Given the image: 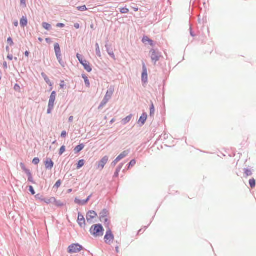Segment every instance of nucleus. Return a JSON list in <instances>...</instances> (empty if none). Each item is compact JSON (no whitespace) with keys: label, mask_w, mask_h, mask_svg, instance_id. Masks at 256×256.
<instances>
[{"label":"nucleus","mask_w":256,"mask_h":256,"mask_svg":"<svg viewBox=\"0 0 256 256\" xmlns=\"http://www.w3.org/2000/svg\"><path fill=\"white\" fill-rule=\"evenodd\" d=\"M114 240V236L111 230L108 228L104 237V240L106 244H110Z\"/></svg>","instance_id":"obj_6"},{"label":"nucleus","mask_w":256,"mask_h":256,"mask_svg":"<svg viewBox=\"0 0 256 256\" xmlns=\"http://www.w3.org/2000/svg\"><path fill=\"white\" fill-rule=\"evenodd\" d=\"M114 92V87L110 86L108 88V90H107L106 93L104 98H106V100H109L111 98Z\"/></svg>","instance_id":"obj_14"},{"label":"nucleus","mask_w":256,"mask_h":256,"mask_svg":"<svg viewBox=\"0 0 256 256\" xmlns=\"http://www.w3.org/2000/svg\"><path fill=\"white\" fill-rule=\"evenodd\" d=\"M85 161L84 160H80L78 161V163L76 164V168L80 169L81 168L84 164Z\"/></svg>","instance_id":"obj_28"},{"label":"nucleus","mask_w":256,"mask_h":256,"mask_svg":"<svg viewBox=\"0 0 256 256\" xmlns=\"http://www.w3.org/2000/svg\"><path fill=\"white\" fill-rule=\"evenodd\" d=\"M20 167H21L22 169V170L24 172H25V173L26 174H27L28 172H30L29 170H28V168H26V166H25L24 164L21 162L20 164Z\"/></svg>","instance_id":"obj_34"},{"label":"nucleus","mask_w":256,"mask_h":256,"mask_svg":"<svg viewBox=\"0 0 256 256\" xmlns=\"http://www.w3.org/2000/svg\"><path fill=\"white\" fill-rule=\"evenodd\" d=\"M28 190L32 195H34L36 194L34 188L32 186H28Z\"/></svg>","instance_id":"obj_44"},{"label":"nucleus","mask_w":256,"mask_h":256,"mask_svg":"<svg viewBox=\"0 0 256 256\" xmlns=\"http://www.w3.org/2000/svg\"><path fill=\"white\" fill-rule=\"evenodd\" d=\"M142 81L144 83L148 82L147 68L144 62L142 63Z\"/></svg>","instance_id":"obj_7"},{"label":"nucleus","mask_w":256,"mask_h":256,"mask_svg":"<svg viewBox=\"0 0 256 256\" xmlns=\"http://www.w3.org/2000/svg\"><path fill=\"white\" fill-rule=\"evenodd\" d=\"M41 75H42V77L44 78V79L45 80V82H46V83L47 84H48V85L52 86V84L50 80V79L48 78V76H47V75L44 72H42L41 74Z\"/></svg>","instance_id":"obj_25"},{"label":"nucleus","mask_w":256,"mask_h":256,"mask_svg":"<svg viewBox=\"0 0 256 256\" xmlns=\"http://www.w3.org/2000/svg\"><path fill=\"white\" fill-rule=\"evenodd\" d=\"M54 49L56 56H58L62 54L60 46L58 43L54 44Z\"/></svg>","instance_id":"obj_20"},{"label":"nucleus","mask_w":256,"mask_h":256,"mask_svg":"<svg viewBox=\"0 0 256 256\" xmlns=\"http://www.w3.org/2000/svg\"><path fill=\"white\" fill-rule=\"evenodd\" d=\"M38 40L40 42H42L43 40L42 38H38Z\"/></svg>","instance_id":"obj_64"},{"label":"nucleus","mask_w":256,"mask_h":256,"mask_svg":"<svg viewBox=\"0 0 256 256\" xmlns=\"http://www.w3.org/2000/svg\"><path fill=\"white\" fill-rule=\"evenodd\" d=\"M108 102V100H106V98H104L102 100L98 108L100 109L102 108L104 106H105Z\"/></svg>","instance_id":"obj_33"},{"label":"nucleus","mask_w":256,"mask_h":256,"mask_svg":"<svg viewBox=\"0 0 256 256\" xmlns=\"http://www.w3.org/2000/svg\"><path fill=\"white\" fill-rule=\"evenodd\" d=\"M44 165L46 169L50 170L54 167V162L50 158H46L44 161Z\"/></svg>","instance_id":"obj_10"},{"label":"nucleus","mask_w":256,"mask_h":256,"mask_svg":"<svg viewBox=\"0 0 256 256\" xmlns=\"http://www.w3.org/2000/svg\"><path fill=\"white\" fill-rule=\"evenodd\" d=\"M132 114H130L129 116H127L126 118H123L122 120V124L125 125L126 124H128V122H130L132 118Z\"/></svg>","instance_id":"obj_24"},{"label":"nucleus","mask_w":256,"mask_h":256,"mask_svg":"<svg viewBox=\"0 0 256 256\" xmlns=\"http://www.w3.org/2000/svg\"><path fill=\"white\" fill-rule=\"evenodd\" d=\"M32 164L36 165L40 162V159L38 158H34L32 162Z\"/></svg>","instance_id":"obj_46"},{"label":"nucleus","mask_w":256,"mask_h":256,"mask_svg":"<svg viewBox=\"0 0 256 256\" xmlns=\"http://www.w3.org/2000/svg\"><path fill=\"white\" fill-rule=\"evenodd\" d=\"M61 184H62V182H61V180H58L56 183L54 185V188H58L61 185Z\"/></svg>","instance_id":"obj_45"},{"label":"nucleus","mask_w":256,"mask_h":256,"mask_svg":"<svg viewBox=\"0 0 256 256\" xmlns=\"http://www.w3.org/2000/svg\"><path fill=\"white\" fill-rule=\"evenodd\" d=\"M73 120H74V116H70L69 117V118H68V122H72L73 121Z\"/></svg>","instance_id":"obj_57"},{"label":"nucleus","mask_w":256,"mask_h":256,"mask_svg":"<svg viewBox=\"0 0 256 256\" xmlns=\"http://www.w3.org/2000/svg\"><path fill=\"white\" fill-rule=\"evenodd\" d=\"M78 224L80 228H84L86 225V220L84 216L82 214L78 212Z\"/></svg>","instance_id":"obj_9"},{"label":"nucleus","mask_w":256,"mask_h":256,"mask_svg":"<svg viewBox=\"0 0 256 256\" xmlns=\"http://www.w3.org/2000/svg\"><path fill=\"white\" fill-rule=\"evenodd\" d=\"M142 42L143 43H146V42H148L149 44L153 46H154V41L152 40H150L149 38H148L147 36H144L142 39Z\"/></svg>","instance_id":"obj_22"},{"label":"nucleus","mask_w":256,"mask_h":256,"mask_svg":"<svg viewBox=\"0 0 256 256\" xmlns=\"http://www.w3.org/2000/svg\"><path fill=\"white\" fill-rule=\"evenodd\" d=\"M97 214L94 210H89L86 216V218L88 222L91 221V220L96 216H97Z\"/></svg>","instance_id":"obj_13"},{"label":"nucleus","mask_w":256,"mask_h":256,"mask_svg":"<svg viewBox=\"0 0 256 256\" xmlns=\"http://www.w3.org/2000/svg\"><path fill=\"white\" fill-rule=\"evenodd\" d=\"M56 93L55 91H52L50 97L48 104L54 105L56 100Z\"/></svg>","instance_id":"obj_15"},{"label":"nucleus","mask_w":256,"mask_h":256,"mask_svg":"<svg viewBox=\"0 0 256 256\" xmlns=\"http://www.w3.org/2000/svg\"><path fill=\"white\" fill-rule=\"evenodd\" d=\"M42 25L43 28L48 30H50L52 28V26L47 22H44Z\"/></svg>","instance_id":"obj_32"},{"label":"nucleus","mask_w":256,"mask_h":256,"mask_svg":"<svg viewBox=\"0 0 256 256\" xmlns=\"http://www.w3.org/2000/svg\"><path fill=\"white\" fill-rule=\"evenodd\" d=\"M190 36L192 37H194L195 36V34H194V32H193L191 26L190 27Z\"/></svg>","instance_id":"obj_53"},{"label":"nucleus","mask_w":256,"mask_h":256,"mask_svg":"<svg viewBox=\"0 0 256 256\" xmlns=\"http://www.w3.org/2000/svg\"><path fill=\"white\" fill-rule=\"evenodd\" d=\"M96 56H98L99 58H100L102 56L101 52L100 51L99 45L98 43H96Z\"/></svg>","instance_id":"obj_30"},{"label":"nucleus","mask_w":256,"mask_h":256,"mask_svg":"<svg viewBox=\"0 0 256 256\" xmlns=\"http://www.w3.org/2000/svg\"><path fill=\"white\" fill-rule=\"evenodd\" d=\"M150 56L152 62L154 64H156V62L160 60L161 54L158 50L152 48L150 52Z\"/></svg>","instance_id":"obj_4"},{"label":"nucleus","mask_w":256,"mask_h":256,"mask_svg":"<svg viewBox=\"0 0 256 256\" xmlns=\"http://www.w3.org/2000/svg\"><path fill=\"white\" fill-rule=\"evenodd\" d=\"M92 196V194H90V196H89L86 200H84V201H86V204L89 201L90 198H91Z\"/></svg>","instance_id":"obj_55"},{"label":"nucleus","mask_w":256,"mask_h":256,"mask_svg":"<svg viewBox=\"0 0 256 256\" xmlns=\"http://www.w3.org/2000/svg\"><path fill=\"white\" fill-rule=\"evenodd\" d=\"M84 249V248L82 245L78 243H75L68 246V252L69 254L78 253Z\"/></svg>","instance_id":"obj_2"},{"label":"nucleus","mask_w":256,"mask_h":256,"mask_svg":"<svg viewBox=\"0 0 256 256\" xmlns=\"http://www.w3.org/2000/svg\"><path fill=\"white\" fill-rule=\"evenodd\" d=\"M109 214L108 210L106 208L103 209L100 213V218L102 220V219L106 217Z\"/></svg>","instance_id":"obj_18"},{"label":"nucleus","mask_w":256,"mask_h":256,"mask_svg":"<svg viewBox=\"0 0 256 256\" xmlns=\"http://www.w3.org/2000/svg\"><path fill=\"white\" fill-rule=\"evenodd\" d=\"M104 230L102 226L98 224L92 226L90 230V232L94 237L96 238L102 236Z\"/></svg>","instance_id":"obj_1"},{"label":"nucleus","mask_w":256,"mask_h":256,"mask_svg":"<svg viewBox=\"0 0 256 256\" xmlns=\"http://www.w3.org/2000/svg\"><path fill=\"white\" fill-rule=\"evenodd\" d=\"M108 156H104L101 160L98 162V168H100L101 170H102L106 164L108 162Z\"/></svg>","instance_id":"obj_11"},{"label":"nucleus","mask_w":256,"mask_h":256,"mask_svg":"<svg viewBox=\"0 0 256 256\" xmlns=\"http://www.w3.org/2000/svg\"><path fill=\"white\" fill-rule=\"evenodd\" d=\"M249 184L251 188H254L256 185V180L254 178L250 180Z\"/></svg>","instance_id":"obj_31"},{"label":"nucleus","mask_w":256,"mask_h":256,"mask_svg":"<svg viewBox=\"0 0 256 256\" xmlns=\"http://www.w3.org/2000/svg\"><path fill=\"white\" fill-rule=\"evenodd\" d=\"M54 105L48 104V108L47 110V114H50L52 112V110L54 108Z\"/></svg>","instance_id":"obj_40"},{"label":"nucleus","mask_w":256,"mask_h":256,"mask_svg":"<svg viewBox=\"0 0 256 256\" xmlns=\"http://www.w3.org/2000/svg\"><path fill=\"white\" fill-rule=\"evenodd\" d=\"M124 165V163H120L116 168V172L114 174L113 177L114 178H118L119 176V172L121 170L123 166Z\"/></svg>","instance_id":"obj_17"},{"label":"nucleus","mask_w":256,"mask_h":256,"mask_svg":"<svg viewBox=\"0 0 256 256\" xmlns=\"http://www.w3.org/2000/svg\"><path fill=\"white\" fill-rule=\"evenodd\" d=\"M116 251L117 253L119 252V246H116Z\"/></svg>","instance_id":"obj_60"},{"label":"nucleus","mask_w":256,"mask_h":256,"mask_svg":"<svg viewBox=\"0 0 256 256\" xmlns=\"http://www.w3.org/2000/svg\"><path fill=\"white\" fill-rule=\"evenodd\" d=\"M28 24V18L26 16H23L20 20V26L24 28Z\"/></svg>","instance_id":"obj_16"},{"label":"nucleus","mask_w":256,"mask_h":256,"mask_svg":"<svg viewBox=\"0 0 256 256\" xmlns=\"http://www.w3.org/2000/svg\"><path fill=\"white\" fill-rule=\"evenodd\" d=\"M3 67L4 69H6L8 68L7 63L6 62H4L3 64Z\"/></svg>","instance_id":"obj_58"},{"label":"nucleus","mask_w":256,"mask_h":256,"mask_svg":"<svg viewBox=\"0 0 256 256\" xmlns=\"http://www.w3.org/2000/svg\"><path fill=\"white\" fill-rule=\"evenodd\" d=\"M7 42L10 46L14 45V44L12 40L10 37L8 38Z\"/></svg>","instance_id":"obj_48"},{"label":"nucleus","mask_w":256,"mask_h":256,"mask_svg":"<svg viewBox=\"0 0 256 256\" xmlns=\"http://www.w3.org/2000/svg\"><path fill=\"white\" fill-rule=\"evenodd\" d=\"M44 202L46 204H54L56 202V198L54 197H51L50 198H44L43 200Z\"/></svg>","instance_id":"obj_21"},{"label":"nucleus","mask_w":256,"mask_h":256,"mask_svg":"<svg viewBox=\"0 0 256 256\" xmlns=\"http://www.w3.org/2000/svg\"><path fill=\"white\" fill-rule=\"evenodd\" d=\"M150 117H154V112H155V108L154 104L152 101H150Z\"/></svg>","instance_id":"obj_23"},{"label":"nucleus","mask_w":256,"mask_h":256,"mask_svg":"<svg viewBox=\"0 0 256 256\" xmlns=\"http://www.w3.org/2000/svg\"><path fill=\"white\" fill-rule=\"evenodd\" d=\"M8 59L10 60H12L13 58V56L12 54H8L7 56Z\"/></svg>","instance_id":"obj_54"},{"label":"nucleus","mask_w":256,"mask_h":256,"mask_svg":"<svg viewBox=\"0 0 256 256\" xmlns=\"http://www.w3.org/2000/svg\"><path fill=\"white\" fill-rule=\"evenodd\" d=\"M64 26H65L64 24L62 23H58L56 24V27L64 28Z\"/></svg>","instance_id":"obj_52"},{"label":"nucleus","mask_w":256,"mask_h":256,"mask_svg":"<svg viewBox=\"0 0 256 256\" xmlns=\"http://www.w3.org/2000/svg\"><path fill=\"white\" fill-rule=\"evenodd\" d=\"M130 149L126 150L122 152L117 158L112 162L111 166H116V164L122 159L124 158L126 156L130 153Z\"/></svg>","instance_id":"obj_5"},{"label":"nucleus","mask_w":256,"mask_h":256,"mask_svg":"<svg viewBox=\"0 0 256 256\" xmlns=\"http://www.w3.org/2000/svg\"><path fill=\"white\" fill-rule=\"evenodd\" d=\"M26 0H20V6L22 7V8H26Z\"/></svg>","instance_id":"obj_47"},{"label":"nucleus","mask_w":256,"mask_h":256,"mask_svg":"<svg viewBox=\"0 0 256 256\" xmlns=\"http://www.w3.org/2000/svg\"><path fill=\"white\" fill-rule=\"evenodd\" d=\"M8 216H9V218L12 217V218H13L14 217V213H13V212H10L9 215H8Z\"/></svg>","instance_id":"obj_59"},{"label":"nucleus","mask_w":256,"mask_h":256,"mask_svg":"<svg viewBox=\"0 0 256 256\" xmlns=\"http://www.w3.org/2000/svg\"><path fill=\"white\" fill-rule=\"evenodd\" d=\"M148 118V114L146 112H144L142 114V115L140 116L138 121V124L142 126L144 124L146 123V122Z\"/></svg>","instance_id":"obj_12"},{"label":"nucleus","mask_w":256,"mask_h":256,"mask_svg":"<svg viewBox=\"0 0 256 256\" xmlns=\"http://www.w3.org/2000/svg\"><path fill=\"white\" fill-rule=\"evenodd\" d=\"M30 52L28 51H26L24 52V54L26 56H29Z\"/></svg>","instance_id":"obj_61"},{"label":"nucleus","mask_w":256,"mask_h":256,"mask_svg":"<svg viewBox=\"0 0 256 256\" xmlns=\"http://www.w3.org/2000/svg\"><path fill=\"white\" fill-rule=\"evenodd\" d=\"M67 135V132L66 130H63L62 133H61V135H60V136L62 138H64L66 137Z\"/></svg>","instance_id":"obj_49"},{"label":"nucleus","mask_w":256,"mask_h":256,"mask_svg":"<svg viewBox=\"0 0 256 256\" xmlns=\"http://www.w3.org/2000/svg\"><path fill=\"white\" fill-rule=\"evenodd\" d=\"M104 223L106 225H107L108 226V225L110 224V221L108 218H106L104 220Z\"/></svg>","instance_id":"obj_51"},{"label":"nucleus","mask_w":256,"mask_h":256,"mask_svg":"<svg viewBox=\"0 0 256 256\" xmlns=\"http://www.w3.org/2000/svg\"><path fill=\"white\" fill-rule=\"evenodd\" d=\"M60 88H64L65 86L64 82V80H61L60 82Z\"/></svg>","instance_id":"obj_50"},{"label":"nucleus","mask_w":256,"mask_h":256,"mask_svg":"<svg viewBox=\"0 0 256 256\" xmlns=\"http://www.w3.org/2000/svg\"><path fill=\"white\" fill-rule=\"evenodd\" d=\"M86 201L83 200H80L78 198H76L74 199V202L76 204H78L80 206H84L86 204Z\"/></svg>","instance_id":"obj_29"},{"label":"nucleus","mask_w":256,"mask_h":256,"mask_svg":"<svg viewBox=\"0 0 256 256\" xmlns=\"http://www.w3.org/2000/svg\"><path fill=\"white\" fill-rule=\"evenodd\" d=\"M35 198L36 200H40V202H42L44 200L43 196L40 194H38L35 196Z\"/></svg>","instance_id":"obj_43"},{"label":"nucleus","mask_w":256,"mask_h":256,"mask_svg":"<svg viewBox=\"0 0 256 256\" xmlns=\"http://www.w3.org/2000/svg\"><path fill=\"white\" fill-rule=\"evenodd\" d=\"M66 151V146H62L60 147L59 150V155L61 156L63 154V153Z\"/></svg>","instance_id":"obj_39"},{"label":"nucleus","mask_w":256,"mask_h":256,"mask_svg":"<svg viewBox=\"0 0 256 256\" xmlns=\"http://www.w3.org/2000/svg\"><path fill=\"white\" fill-rule=\"evenodd\" d=\"M84 148V144H80L79 145L76 146L74 150V151L75 154L79 153L81 152Z\"/></svg>","instance_id":"obj_19"},{"label":"nucleus","mask_w":256,"mask_h":256,"mask_svg":"<svg viewBox=\"0 0 256 256\" xmlns=\"http://www.w3.org/2000/svg\"><path fill=\"white\" fill-rule=\"evenodd\" d=\"M151 223H152V221L150 222V224H149L148 226H144V228L145 230H146V228H147L150 226V224Z\"/></svg>","instance_id":"obj_63"},{"label":"nucleus","mask_w":256,"mask_h":256,"mask_svg":"<svg viewBox=\"0 0 256 256\" xmlns=\"http://www.w3.org/2000/svg\"><path fill=\"white\" fill-rule=\"evenodd\" d=\"M56 56V58L58 62L60 63V64L61 65V66L63 68L65 67V66H66V62H64V60H62V54L60 55V56Z\"/></svg>","instance_id":"obj_27"},{"label":"nucleus","mask_w":256,"mask_h":256,"mask_svg":"<svg viewBox=\"0 0 256 256\" xmlns=\"http://www.w3.org/2000/svg\"><path fill=\"white\" fill-rule=\"evenodd\" d=\"M82 78H84V83H85V84H86V86L87 87V88H89L90 86V81L88 79V78L87 77V76L84 74H82Z\"/></svg>","instance_id":"obj_26"},{"label":"nucleus","mask_w":256,"mask_h":256,"mask_svg":"<svg viewBox=\"0 0 256 256\" xmlns=\"http://www.w3.org/2000/svg\"><path fill=\"white\" fill-rule=\"evenodd\" d=\"M77 9L78 10H80L81 12H84V11H86V10H87V8H86V6L85 5H84V6H78L77 8Z\"/></svg>","instance_id":"obj_41"},{"label":"nucleus","mask_w":256,"mask_h":256,"mask_svg":"<svg viewBox=\"0 0 256 256\" xmlns=\"http://www.w3.org/2000/svg\"><path fill=\"white\" fill-rule=\"evenodd\" d=\"M120 12L121 14H126L129 12V10L126 7H124L122 8H120Z\"/></svg>","instance_id":"obj_35"},{"label":"nucleus","mask_w":256,"mask_h":256,"mask_svg":"<svg viewBox=\"0 0 256 256\" xmlns=\"http://www.w3.org/2000/svg\"><path fill=\"white\" fill-rule=\"evenodd\" d=\"M57 206H64V204L60 200H57L56 199V202L54 203Z\"/></svg>","instance_id":"obj_42"},{"label":"nucleus","mask_w":256,"mask_h":256,"mask_svg":"<svg viewBox=\"0 0 256 256\" xmlns=\"http://www.w3.org/2000/svg\"><path fill=\"white\" fill-rule=\"evenodd\" d=\"M136 164V161L134 159L130 160V162L128 164V168H130V167L134 166Z\"/></svg>","instance_id":"obj_37"},{"label":"nucleus","mask_w":256,"mask_h":256,"mask_svg":"<svg viewBox=\"0 0 256 256\" xmlns=\"http://www.w3.org/2000/svg\"><path fill=\"white\" fill-rule=\"evenodd\" d=\"M76 58L78 59L80 63L82 65L84 69L88 72H90L92 71V68H91L90 63L86 60H84L82 58V56L79 54H76Z\"/></svg>","instance_id":"obj_3"},{"label":"nucleus","mask_w":256,"mask_h":256,"mask_svg":"<svg viewBox=\"0 0 256 256\" xmlns=\"http://www.w3.org/2000/svg\"><path fill=\"white\" fill-rule=\"evenodd\" d=\"M105 48L108 54L112 57V58L116 60V56L114 53L112 46L108 44V41L106 42Z\"/></svg>","instance_id":"obj_8"},{"label":"nucleus","mask_w":256,"mask_h":256,"mask_svg":"<svg viewBox=\"0 0 256 256\" xmlns=\"http://www.w3.org/2000/svg\"><path fill=\"white\" fill-rule=\"evenodd\" d=\"M74 27L76 29H78L80 28V24L78 23L74 24Z\"/></svg>","instance_id":"obj_56"},{"label":"nucleus","mask_w":256,"mask_h":256,"mask_svg":"<svg viewBox=\"0 0 256 256\" xmlns=\"http://www.w3.org/2000/svg\"><path fill=\"white\" fill-rule=\"evenodd\" d=\"M244 174L246 176H251L252 174V173L251 172V170H248V168H244Z\"/></svg>","instance_id":"obj_38"},{"label":"nucleus","mask_w":256,"mask_h":256,"mask_svg":"<svg viewBox=\"0 0 256 256\" xmlns=\"http://www.w3.org/2000/svg\"><path fill=\"white\" fill-rule=\"evenodd\" d=\"M46 42H51V40H50V38H46Z\"/></svg>","instance_id":"obj_62"},{"label":"nucleus","mask_w":256,"mask_h":256,"mask_svg":"<svg viewBox=\"0 0 256 256\" xmlns=\"http://www.w3.org/2000/svg\"><path fill=\"white\" fill-rule=\"evenodd\" d=\"M28 177V181L32 182V184H35V182H34L32 174L30 172H28L27 174Z\"/></svg>","instance_id":"obj_36"}]
</instances>
